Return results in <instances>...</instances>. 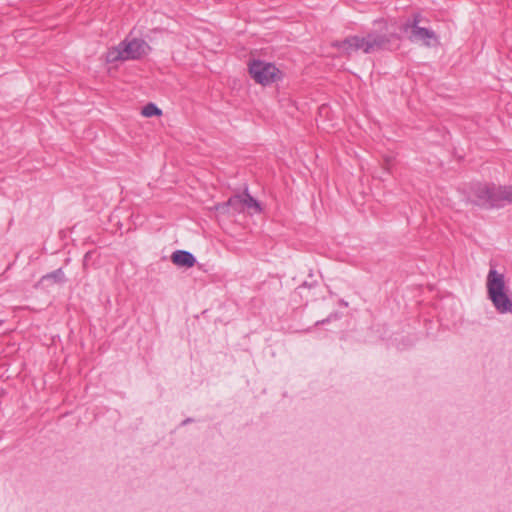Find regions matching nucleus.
I'll use <instances>...</instances> for the list:
<instances>
[{
  "label": "nucleus",
  "instance_id": "f257e3e1",
  "mask_svg": "<svg viewBox=\"0 0 512 512\" xmlns=\"http://www.w3.org/2000/svg\"><path fill=\"white\" fill-rule=\"evenodd\" d=\"M394 34L370 32L366 36H351L342 42H336L334 46L350 54L356 51L364 53H376L391 48V40Z\"/></svg>",
  "mask_w": 512,
  "mask_h": 512
},
{
  "label": "nucleus",
  "instance_id": "f03ea898",
  "mask_svg": "<svg viewBox=\"0 0 512 512\" xmlns=\"http://www.w3.org/2000/svg\"><path fill=\"white\" fill-rule=\"evenodd\" d=\"M486 288L488 298L498 313H512V299L503 273L490 269L486 278Z\"/></svg>",
  "mask_w": 512,
  "mask_h": 512
},
{
  "label": "nucleus",
  "instance_id": "7ed1b4c3",
  "mask_svg": "<svg viewBox=\"0 0 512 512\" xmlns=\"http://www.w3.org/2000/svg\"><path fill=\"white\" fill-rule=\"evenodd\" d=\"M148 43L142 39H125L119 45L112 47L106 54L109 63L118 61L138 60L150 51Z\"/></svg>",
  "mask_w": 512,
  "mask_h": 512
},
{
  "label": "nucleus",
  "instance_id": "20e7f679",
  "mask_svg": "<svg viewBox=\"0 0 512 512\" xmlns=\"http://www.w3.org/2000/svg\"><path fill=\"white\" fill-rule=\"evenodd\" d=\"M249 73L256 83L263 86L270 85L282 78L281 71L273 63L262 60L250 61Z\"/></svg>",
  "mask_w": 512,
  "mask_h": 512
},
{
  "label": "nucleus",
  "instance_id": "39448f33",
  "mask_svg": "<svg viewBox=\"0 0 512 512\" xmlns=\"http://www.w3.org/2000/svg\"><path fill=\"white\" fill-rule=\"evenodd\" d=\"M421 16L414 15L413 20L405 22L401 29L408 33L410 32L409 39L415 43H422L427 47L435 46L439 43L436 33L424 27L419 26Z\"/></svg>",
  "mask_w": 512,
  "mask_h": 512
},
{
  "label": "nucleus",
  "instance_id": "423d86ee",
  "mask_svg": "<svg viewBox=\"0 0 512 512\" xmlns=\"http://www.w3.org/2000/svg\"><path fill=\"white\" fill-rule=\"evenodd\" d=\"M471 200L482 207L492 208L497 207L496 202V186H488L484 184H477L473 187V194Z\"/></svg>",
  "mask_w": 512,
  "mask_h": 512
},
{
  "label": "nucleus",
  "instance_id": "0eeeda50",
  "mask_svg": "<svg viewBox=\"0 0 512 512\" xmlns=\"http://www.w3.org/2000/svg\"><path fill=\"white\" fill-rule=\"evenodd\" d=\"M215 210L220 214L235 215L244 210L241 194H236L228 199L227 202L217 204Z\"/></svg>",
  "mask_w": 512,
  "mask_h": 512
},
{
  "label": "nucleus",
  "instance_id": "6e6552de",
  "mask_svg": "<svg viewBox=\"0 0 512 512\" xmlns=\"http://www.w3.org/2000/svg\"><path fill=\"white\" fill-rule=\"evenodd\" d=\"M172 262L179 267L191 268L196 263L194 255L185 250H177L171 255Z\"/></svg>",
  "mask_w": 512,
  "mask_h": 512
},
{
  "label": "nucleus",
  "instance_id": "1a4fd4ad",
  "mask_svg": "<svg viewBox=\"0 0 512 512\" xmlns=\"http://www.w3.org/2000/svg\"><path fill=\"white\" fill-rule=\"evenodd\" d=\"M497 207L502 206L504 202L512 203V187L496 186Z\"/></svg>",
  "mask_w": 512,
  "mask_h": 512
},
{
  "label": "nucleus",
  "instance_id": "9d476101",
  "mask_svg": "<svg viewBox=\"0 0 512 512\" xmlns=\"http://www.w3.org/2000/svg\"><path fill=\"white\" fill-rule=\"evenodd\" d=\"M241 195L244 210L248 209L253 210L254 212H260L261 209L259 203L248 192H244Z\"/></svg>",
  "mask_w": 512,
  "mask_h": 512
},
{
  "label": "nucleus",
  "instance_id": "9b49d317",
  "mask_svg": "<svg viewBox=\"0 0 512 512\" xmlns=\"http://www.w3.org/2000/svg\"><path fill=\"white\" fill-rule=\"evenodd\" d=\"M54 281L55 283H61L65 280V275H64V272L62 271V269H57L56 271L54 272H51L47 275H44L42 278H41V283H44L46 281Z\"/></svg>",
  "mask_w": 512,
  "mask_h": 512
},
{
  "label": "nucleus",
  "instance_id": "f8f14e48",
  "mask_svg": "<svg viewBox=\"0 0 512 512\" xmlns=\"http://www.w3.org/2000/svg\"><path fill=\"white\" fill-rule=\"evenodd\" d=\"M162 111L153 103L145 105L142 109V115L145 117L159 116Z\"/></svg>",
  "mask_w": 512,
  "mask_h": 512
},
{
  "label": "nucleus",
  "instance_id": "ddd939ff",
  "mask_svg": "<svg viewBox=\"0 0 512 512\" xmlns=\"http://www.w3.org/2000/svg\"><path fill=\"white\" fill-rule=\"evenodd\" d=\"M190 420L187 419V420H184L183 424H186L187 422H189Z\"/></svg>",
  "mask_w": 512,
  "mask_h": 512
}]
</instances>
